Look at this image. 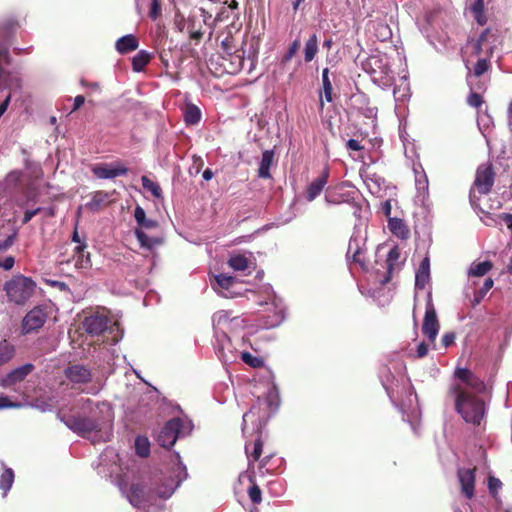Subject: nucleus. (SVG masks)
<instances>
[{
  "label": "nucleus",
  "mask_w": 512,
  "mask_h": 512,
  "mask_svg": "<svg viewBox=\"0 0 512 512\" xmlns=\"http://www.w3.org/2000/svg\"><path fill=\"white\" fill-rule=\"evenodd\" d=\"M455 376L458 382L451 386L450 393L456 411L466 423L480 425L486 414L485 402L479 397L487 389L485 383L465 368H458Z\"/></svg>",
  "instance_id": "f257e3e1"
},
{
  "label": "nucleus",
  "mask_w": 512,
  "mask_h": 512,
  "mask_svg": "<svg viewBox=\"0 0 512 512\" xmlns=\"http://www.w3.org/2000/svg\"><path fill=\"white\" fill-rule=\"evenodd\" d=\"M81 409L89 412V416L58 415V418L71 431L90 439L93 443L107 442L112 434L113 415L111 407L102 402L90 399L82 401Z\"/></svg>",
  "instance_id": "f03ea898"
},
{
  "label": "nucleus",
  "mask_w": 512,
  "mask_h": 512,
  "mask_svg": "<svg viewBox=\"0 0 512 512\" xmlns=\"http://www.w3.org/2000/svg\"><path fill=\"white\" fill-rule=\"evenodd\" d=\"M174 467L168 473H159L149 479L147 483H133L128 489H123L126 498L134 507L155 499L167 500L183 480L187 477L186 467L180 461V455L174 454Z\"/></svg>",
  "instance_id": "7ed1b4c3"
},
{
  "label": "nucleus",
  "mask_w": 512,
  "mask_h": 512,
  "mask_svg": "<svg viewBox=\"0 0 512 512\" xmlns=\"http://www.w3.org/2000/svg\"><path fill=\"white\" fill-rule=\"evenodd\" d=\"M362 68L370 75L373 83L383 89L390 87L394 81L390 61L385 54L370 55L362 63Z\"/></svg>",
  "instance_id": "20e7f679"
},
{
  "label": "nucleus",
  "mask_w": 512,
  "mask_h": 512,
  "mask_svg": "<svg viewBox=\"0 0 512 512\" xmlns=\"http://www.w3.org/2000/svg\"><path fill=\"white\" fill-rule=\"evenodd\" d=\"M36 284L26 276L17 275L4 285V290L10 302L16 305L25 304L34 294Z\"/></svg>",
  "instance_id": "39448f33"
},
{
  "label": "nucleus",
  "mask_w": 512,
  "mask_h": 512,
  "mask_svg": "<svg viewBox=\"0 0 512 512\" xmlns=\"http://www.w3.org/2000/svg\"><path fill=\"white\" fill-rule=\"evenodd\" d=\"M192 429L193 424L191 421L181 418H173L160 430L157 436V442L164 448H171L178 437L188 435Z\"/></svg>",
  "instance_id": "423d86ee"
},
{
  "label": "nucleus",
  "mask_w": 512,
  "mask_h": 512,
  "mask_svg": "<svg viewBox=\"0 0 512 512\" xmlns=\"http://www.w3.org/2000/svg\"><path fill=\"white\" fill-rule=\"evenodd\" d=\"M365 245L366 235L360 231H355L350 238L347 250V257H351L353 262L358 264L363 270L368 269Z\"/></svg>",
  "instance_id": "0eeeda50"
},
{
  "label": "nucleus",
  "mask_w": 512,
  "mask_h": 512,
  "mask_svg": "<svg viewBox=\"0 0 512 512\" xmlns=\"http://www.w3.org/2000/svg\"><path fill=\"white\" fill-rule=\"evenodd\" d=\"M212 323L215 331V337L223 333L227 334V331L235 330L238 327H242L244 320L237 316H231L228 311H218L212 317Z\"/></svg>",
  "instance_id": "6e6552de"
},
{
  "label": "nucleus",
  "mask_w": 512,
  "mask_h": 512,
  "mask_svg": "<svg viewBox=\"0 0 512 512\" xmlns=\"http://www.w3.org/2000/svg\"><path fill=\"white\" fill-rule=\"evenodd\" d=\"M64 376L73 387L88 384L93 374L90 368L83 364H72L65 368Z\"/></svg>",
  "instance_id": "1a4fd4ad"
},
{
  "label": "nucleus",
  "mask_w": 512,
  "mask_h": 512,
  "mask_svg": "<svg viewBox=\"0 0 512 512\" xmlns=\"http://www.w3.org/2000/svg\"><path fill=\"white\" fill-rule=\"evenodd\" d=\"M214 348L223 362H233L238 357V351L226 333L215 337Z\"/></svg>",
  "instance_id": "9d476101"
},
{
  "label": "nucleus",
  "mask_w": 512,
  "mask_h": 512,
  "mask_svg": "<svg viewBox=\"0 0 512 512\" xmlns=\"http://www.w3.org/2000/svg\"><path fill=\"white\" fill-rule=\"evenodd\" d=\"M439 322L437 319L435 308L431 301L427 302L426 311L423 321L422 331L423 334L428 338V340L432 343L435 342L436 337L439 332Z\"/></svg>",
  "instance_id": "9b49d317"
},
{
  "label": "nucleus",
  "mask_w": 512,
  "mask_h": 512,
  "mask_svg": "<svg viewBox=\"0 0 512 512\" xmlns=\"http://www.w3.org/2000/svg\"><path fill=\"white\" fill-rule=\"evenodd\" d=\"M494 184V172L490 165H481L478 167L474 185L478 192L487 194Z\"/></svg>",
  "instance_id": "f8f14e48"
},
{
  "label": "nucleus",
  "mask_w": 512,
  "mask_h": 512,
  "mask_svg": "<svg viewBox=\"0 0 512 512\" xmlns=\"http://www.w3.org/2000/svg\"><path fill=\"white\" fill-rule=\"evenodd\" d=\"M47 314L40 307L30 310L23 319L22 331L28 334L34 330L41 328L46 322Z\"/></svg>",
  "instance_id": "ddd939ff"
},
{
  "label": "nucleus",
  "mask_w": 512,
  "mask_h": 512,
  "mask_svg": "<svg viewBox=\"0 0 512 512\" xmlns=\"http://www.w3.org/2000/svg\"><path fill=\"white\" fill-rule=\"evenodd\" d=\"M215 284L213 285L214 290L218 295L224 298H234L239 293L234 291L236 279L233 276L221 273L214 276Z\"/></svg>",
  "instance_id": "4468645a"
},
{
  "label": "nucleus",
  "mask_w": 512,
  "mask_h": 512,
  "mask_svg": "<svg viewBox=\"0 0 512 512\" xmlns=\"http://www.w3.org/2000/svg\"><path fill=\"white\" fill-rule=\"evenodd\" d=\"M493 284V280L491 278H487L485 279L482 287L476 290V281L469 282L467 288L465 289V297L470 301L472 307H475L481 303L487 292L493 287Z\"/></svg>",
  "instance_id": "2eb2a0df"
},
{
  "label": "nucleus",
  "mask_w": 512,
  "mask_h": 512,
  "mask_svg": "<svg viewBox=\"0 0 512 512\" xmlns=\"http://www.w3.org/2000/svg\"><path fill=\"white\" fill-rule=\"evenodd\" d=\"M109 322L106 315L95 313L85 317L83 327L90 335H100L108 328Z\"/></svg>",
  "instance_id": "dca6fc26"
},
{
  "label": "nucleus",
  "mask_w": 512,
  "mask_h": 512,
  "mask_svg": "<svg viewBox=\"0 0 512 512\" xmlns=\"http://www.w3.org/2000/svg\"><path fill=\"white\" fill-rule=\"evenodd\" d=\"M34 366L31 363H26L13 370L0 380V386L3 388H10L16 383L23 381L32 371Z\"/></svg>",
  "instance_id": "f3484780"
},
{
  "label": "nucleus",
  "mask_w": 512,
  "mask_h": 512,
  "mask_svg": "<svg viewBox=\"0 0 512 512\" xmlns=\"http://www.w3.org/2000/svg\"><path fill=\"white\" fill-rule=\"evenodd\" d=\"M458 479L463 495L467 499H471L474 496L475 470L470 468H459Z\"/></svg>",
  "instance_id": "a211bd4d"
},
{
  "label": "nucleus",
  "mask_w": 512,
  "mask_h": 512,
  "mask_svg": "<svg viewBox=\"0 0 512 512\" xmlns=\"http://www.w3.org/2000/svg\"><path fill=\"white\" fill-rule=\"evenodd\" d=\"M251 421L253 424L252 430L260 433L265 425L264 414L258 406H252L251 409L243 415L242 432L245 435L248 431L247 423Z\"/></svg>",
  "instance_id": "6ab92c4d"
},
{
  "label": "nucleus",
  "mask_w": 512,
  "mask_h": 512,
  "mask_svg": "<svg viewBox=\"0 0 512 512\" xmlns=\"http://www.w3.org/2000/svg\"><path fill=\"white\" fill-rule=\"evenodd\" d=\"M328 178L329 169L326 167L323 169L321 175L314 179L307 187L306 199L308 202H312L321 194V192L323 191L324 187L328 182Z\"/></svg>",
  "instance_id": "aec40b11"
},
{
  "label": "nucleus",
  "mask_w": 512,
  "mask_h": 512,
  "mask_svg": "<svg viewBox=\"0 0 512 512\" xmlns=\"http://www.w3.org/2000/svg\"><path fill=\"white\" fill-rule=\"evenodd\" d=\"M127 168L120 165H97L92 168L93 174L100 179H113L125 175Z\"/></svg>",
  "instance_id": "412c9836"
},
{
  "label": "nucleus",
  "mask_w": 512,
  "mask_h": 512,
  "mask_svg": "<svg viewBox=\"0 0 512 512\" xmlns=\"http://www.w3.org/2000/svg\"><path fill=\"white\" fill-rule=\"evenodd\" d=\"M430 281V258L426 255L420 262L415 275V286L424 289Z\"/></svg>",
  "instance_id": "4be33fe9"
},
{
  "label": "nucleus",
  "mask_w": 512,
  "mask_h": 512,
  "mask_svg": "<svg viewBox=\"0 0 512 512\" xmlns=\"http://www.w3.org/2000/svg\"><path fill=\"white\" fill-rule=\"evenodd\" d=\"M361 177L370 193L378 195L381 192L385 183L382 177L378 176L376 173L368 172L361 173Z\"/></svg>",
  "instance_id": "5701e85b"
},
{
  "label": "nucleus",
  "mask_w": 512,
  "mask_h": 512,
  "mask_svg": "<svg viewBox=\"0 0 512 512\" xmlns=\"http://www.w3.org/2000/svg\"><path fill=\"white\" fill-rule=\"evenodd\" d=\"M332 82L329 77V69L324 68L322 71V91L320 93V109L323 110L324 100L328 103L332 102Z\"/></svg>",
  "instance_id": "b1692460"
},
{
  "label": "nucleus",
  "mask_w": 512,
  "mask_h": 512,
  "mask_svg": "<svg viewBox=\"0 0 512 512\" xmlns=\"http://www.w3.org/2000/svg\"><path fill=\"white\" fill-rule=\"evenodd\" d=\"M271 306L274 308L273 314L265 316L262 324L263 327L267 329L279 326L284 320L283 307L275 302H273Z\"/></svg>",
  "instance_id": "393cba45"
},
{
  "label": "nucleus",
  "mask_w": 512,
  "mask_h": 512,
  "mask_svg": "<svg viewBox=\"0 0 512 512\" xmlns=\"http://www.w3.org/2000/svg\"><path fill=\"white\" fill-rule=\"evenodd\" d=\"M138 45L139 44L137 38L132 34H128L120 37L116 41L115 48L120 54H126L136 50Z\"/></svg>",
  "instance_id": "a878e982"
},
{
  "label": "nucleus",
  "mask_w": 512,
  "mask_h": 512,
  "mask_svg": "<svg viewBox=\"0 0 512 512\" xmlns=\"http://www.w3.org/2000/svg\"><path fill=\"white\" fill-rule=\"evenodd\" d=\"M274 161V151L265 150L262 153L261 161L259 163L258 176L260 178L269 179L271 178L270 168Z\"/></svg>",
  "instance_id": "bb28decb"
},
{
  "label": "nucleus",
  "mask_w": 512,
  "mask_h": 512,
  "mask_svg": "<svg viewBox=\"0 0 512 512\" xmlns=\"http://www.w3.org/2000/svg\"><path fill=\"white\" fill-rule=\"evenodd\" d=\"M388 228L393 235L400 239H407L409 237L410 231L402 219L389 218Z\"/></svg>",
  "instance_id": "cd10ccee"
},
{
  "label": "nucleus",
  "mask_w": 512,
  "mask_h": 512,
  "mask_svg": "<svg viewBox=\"0 0 512 512\" xmlns=\"http://www.w3.org/2000/svg\"><path fill=\"white\" fill-rule=\"evenodd\" d=\"M415 186L417 190L416 198L419 201L424 202L428 195L429 188L428 179L424 173H418L417 171H415Z\"/></svg>",
  "instance_id": "c85d7f7f"
},
{
  "label": "nucleus",
  "mask_w": 512,
  "mask_h": 512,
  "mask_svg": "<svg viewBox=\"0 0 512 512\" xmlns=\"http://www.w3.org/2000/svg\"><path fill=\"white\" fill-rule=\"evenodd\" d=\"M86 243H81L75 247V253L77 254L76 266L81 269H89L92 266L90 253L86 252Z\"/></svg>",
  "instance_id": "c756f323"
},
{
  "label": "nucleus",
  "mask_w": 512,
  "mask_h": 512,
  "mask_svg": "<svg viewBox=\"0 0 512 512\" xmlns=\"http://www.w3.org/2000/svg\"><path fill=\"white\" fill-rule=\"evenodd\" d=\"M15 355V346L8 340H0V367L10 362Z\"/></svg>",
  "instance_id": "7c9ffc66"
},
{
  "label": "nucleus",
  "mask_w": 512,
  "mask_h": 512,
  "mask_svg": "<svg viewBox=\"0 0 512 512\" xmlns=\"http://www.w3.org/2000/svg\"><path fill=\"white\" fill-rule=\"evenodd\" d=\"M3 469L0 474V489L3 492V496H6L8 491L11 489L14 482V471L11 468L5 467L2 463Z\"/></svg>",
  "instance_id": "2f4dec72"
},
{
  "label": "nucleus",
  "mask_w": 512,
  "mask_h": 512,
  "mask_svg": "<svg viewBox=\"0 0 512 512\" xmlns=\"http://www.w3.org/2000/svg\"><path fill=\"white\" fill-rule=\"evenodd\" d=\"M318 52V37L314 33L306 41L304 46V60L305 62H311Z\"/></svg>",
  "instance_id": "473e14b6"
},
{
  "label": "nucleus",
  "mask_w": 512,
  "mask_h": 512,
  "mask_svg": "<svg viewBox=\"0 0 512 512\" xmlns=\"http://www.w3.org/2000/svg\"><path fill=\"white\" fill-rule=\"evenodd\" d=\"M23 173L20 170H13L7 174L3 182H0V191L2 189H13L21 182Z\"/></svg>",
  "instance_id": "72a5a7b5"
},
{
  "label": "nucleus",
  "mask_w": 512,
  "mask_h": 512,
  "mask_svg": "<svg viewBox=\"0 0 512 512\" xmlns=\"http://www.w3.org/2000/svg\"><path fill=\"white\" fill-rule=\"evenodd\" d=\"M108 198V194L103 191L95 192L85 206L91 211H97L102 205L108 203Z\"/></svg>",
  "instance_id": "f704fd0d"
},
{
  "label": "nucleus",
  "mask_w": 512,
  "mask_h": 512,
  "mask_svg": "<svg viewBox=\"0 0 512 512\" xmlns=\"http://www.w3.org/2000/svg\"><path fill=\"white\" fill-rule=\"evenodd\" d=\"M492 268L490 261H483L479 263H472L470 265L468 275L469 277H482L488 273Z\"/></svg>",
  "instance_id": "c9c22d12"
},
{
  "label": "nucleus",
  "mask_w": 512,
  "mask_h": 512,
  "mask_svg": "<svg viewBox=\"0 0 512 512\" xmlns=\"http://www.w3.org/2000/svg\"><path fill=\"white\" fill-rule=\"evenodd\" d=\"M134 217H135L136 222L142 228L153 229V228L157 227V222L152 219H147L145 210L140 206H137L135 208Z\"/></svg>",
  "instance_id": "e433bc0d"
},
{
  "label": "nucleus",
  "mask_w": 512,
  "mask_h": 512,
  "mask_svg": "<svg viewBox=\"0 0 512 512\" xmlns=\"http://www.w3.org/2000/svg\"><path fill=\"white\" fill-rule=\"evenodd\" d=\"M135 235L140 245L148 249H151L161 243V241L158 238L150 237L142 229H136Z\"/></svg>",
  "instance_id": "4c0bfd02"
},
{
  "label": "nucleus",
  "mask_w": 512,
  "mask_h": 512,
  "mask_svg": "<svg viewBox=\"0 0 512 512\" xmlns=\"http://www.w3.org/2000/svg\"><path fill=\"white\" fill-rule=\"evenodd\" d=\"M478 24L484 25L486 17L484 15V0H475L469 7Z\"/></svg>",
  "instance_id": "58836bf2"
},
{
  "label": "nucleus",
  "mask_w": 512,
  "mask_h": 512,
  "mask_svg": "<svg viewBox=\"0 0 512 512\" xmlns=\"http://www.w3.org/2000/svg\"><path fill=\"white\" fill-rule=\"evenodd\" d=\"M150 60V54L145 51H139L132 59V66L135 72H140L148 64Z\"/></svg>",
  "instance_id": "ea45409f"
},
{
  "label": "nucleus",
  "mask_w": 512,
  "mask_h": 512,
  "mask_svg": "<svg viewBox=\"0 0 512 512\" xmlns=\"http://www.w3.org/2000/svg\"><path fill=\"white\" fill-rule=\"evenodd\" d=\"M228 265L235 271H245L248 268V259L241 254L232 255L228 260Z\"/></svg>",
  "instance_id": "a19ab883"
},
{
  "label": "nucleus",
  "mask_w": 512,
  "mask_h": 512,
  "mask_svg": "<svg viewBox=\"0 0 512 512\" xmlns=\"http://www.w3.org/2000/svg\"><path fill=\"white\" fill-rule=\"evenodd\" d=\"M184 119L187 124H190V125L197 124L201 119L200 109L193 104L187 105L185 113H184Z\"/></svg>",
  "instance_id": "79ce46f5"
},
{
  "label": "nucleus",
  "mask_w": 512,
  "mask_h": 512,
  "mask_svg": "<svg viewBox=\"0 0 512 512\" xmlns=\"http://www.w3.org/2000/svg\"><path fill=\"white\" fill-rule=\"evenodd\" d=\"M136 453L141 457H147L150 452V442L148 438L144 436H138L135 439Z\"/></svg>",
  "instance_id": "37998d69"
},
{
  "label": "nucleus",
  "mask_w": 512,
  "mask_h": 512,
  "mask_svg": "<svg viewBox=\"0 0 512 512\" xmlns=\"http://www.w3.org/2000/svg\"><path fill=\"white\" fill-rule=\"evenodd\" d=\"M141 182H142L143 188L146 189L147 191L151 192V194L154 197H156V198L162 197V190L156 182L152 181L147 176H142Z\"/></svg>",
  "instance_id": "c03bdc74"
},
{
  "label": "nucleus",
  "mask_w": 512,
  "mask_h": 512,
  "mask_svg": "<svg viewBox=\"0 0 512 512\" xmlns=\"http://www.w3.org/2000/svg\"><path fill=\"white\" fill-rule=\"evenodd\" d=\"M240 357L244 363L253 368L261 367L263 365V360L261 358L252 356L249 352H240Z\"/></svg>",
  "instance_id": "a18cd8bd"
},
{
  "label": "nucleus",
  "mask_w": 512,
  "mask_h": 512,
  "mask_svg": "<svg viewBox=\"0 0 512 512\" xmlns=\"http://www.w3.org/2000/svg\"><path fill=\"white\" fill-rule=\"evenodd\" d=\"M399 257H400V251H399L398 247H393L388 252L386 262H387V268H388L389 273H391L392 270L394 269V265L399 260Z\"/></svg>",
  "instance_id": "49530a36"
},
{
  "label": "nucleus",
  "mask_w": 512,
  "mask_h": 512,
  "mask_svg": "<svg viewBox=\"0 0 512 512\" xmlns=\"http://www.w3.org/2000/svg\"><path fill=\"white\" fill-rule=\"evenodd\" d=\"M262 449H263V443L260 439L255 440L254 449H253L252 453L248 452V447L246 446V453H247V458H248L249 462L257 461L262 454Z\"/></svg>",
  "instance_id": "de8ad7c7"
},
{
  "label": "nucleus",
  "mask_w": 512,
  "mask_h": 512,
  "mask_svg": "<svg viewBox=\"0 0 512 512\" xmlns=\"http://www.w3.org/2000/svg\"><path fill=\"white\" fill-rule=\"evenodd\" d=\"M300 47V40L295 39L289 46L287 53L283 57V62H289L297 53Z\"/></svg>",
  "instance_id": "09e8293b"
},
{
  "label": "nucleus",
  "mask_w": 512,
  "mask_h": 512,
  "mask_svg": "<svg viewBox=\"0 0 512 512\" xmlns=\"http://www.w3.org/2000/svg\"><path fill=\"white\" fill-rule=\"evenodd\" d=\"M187 23L185 17L181 13H176L174 16V26L179 32L186 31Z\"/></svg>",
  "instance_id": "8fccbe9b"
},
{
  "label": "nucleus",
  "mask_w": 512,
  "mask_h": 512,
  "mask_svg": "<svg viewBox=\"0 0 512 512\" xmlns=\"http://www.w3.org/2000/svg\"><path fill=\"white\" fill-rule=\"evenodd\" d=\"M261 490L257 485H253L248 490V495L251 501L255 504H259L262 500Z\"/></svg>",
  "instance_id": "3c124183"
},
{
  "label": "nucleus",
  "mask_w": 512,
  "mask_h": 512,
  "mask_svg": "<svg viewBox=\"0 0 512 512\" xmlns=\"http://www.w3.org/2000/svg\"><path fill=\"white\" fill-rule=\"evenodd\" d=\"M489 68L488 61L486 59H480L477 61L475 67H474V75L476 77L481 76L484 74Z\"/></svg>",
  "instance_id": "603ef678"
},
{
  "label": "nucleus",
  "mask_w": 512,
  "mask_h": 512,
  "mask_svg": "<svg viewBox=\"0 0 512 512\" xmlns=\"http://www.w3.org/2000/svg\"><path fill=\"white\" fill-rule=\"evenodd\" d=\"M20 407H22V403L13 402L7 396H0V409Z\"/></svg>",
  "instance_id": "864d4df0"
},
{
  "label": "nucleus",
  "mask_w": 512,
  "mask_h": 512,
  "mask_svg": "<svg viewBox=\"0 0 512 512\" xmlns=\"http://www.w3.org/2000/svg\"><path fill=\"white\" fill-rule=\"evenodd\" d=\"M502 486L501 481L498 478L490 476L488 478V488L492 494H495Z\"/></svg>",
  "instance_id": "5fc2aeb1"
},
{
  "label": "nucleus",
  "mask_w": 512,
  "mask_h": 512,
  "mask_svg": "<svg viewBox=\"0 0 512 512\" xmlns=\"http://www.w3.org/2000/svg\"><path fill=\"white\" fill-rule=\"evenodd\" d=\"M467 102L471 107L478 108L482 104V97L478 93L472 92L468 98Z\"/></svg>",
  "instance_id": "6e6d98bb"
},
{
  "label": "nucleus",
  "mask_w": 512,
  "mask_h": 512,
  "mask_svg": "<svg viewBox=\"0 0 512 512\" xmlns=\"http://www.w3.org/2000/svg\"><path fill=\"white\" fill-rule=\"evenodd\" d=\"M15 264V259L13 256H6L4 258H0V268L8 271L13 268Z\"/></svg>",
  "instance_id": "4d7b16f0"
},
{
  "label": "nucleus",
  "mask_w": 512,
  "mask_h": 512,
  "mask_svg": "<svg viewBox=\"0 0 512 512\" xmlns=\"http://www.w3.org/2000/svg\"><path fill=\"white\" fill-rule=\"evenodd\" d=\"M160 12H161V7H160L159 1L158 0H152L150 11H149L150 17L153 20H155L160 15Z\"/></svg>",
  "instance_id": "13d9d810"
},
{
  "label": "nucleus",
  "mask_w": 512,
  "mask_h": 512,
  "mask_svg": "<svg viewBox=\"0 0 512 512\" xmlns=\"http://www.w3.org/2000/svg\"><path fill=\"white\" fill-rule=\"evenodd\" d=\"M11 102V93L7 92L4 96V99L0 102V118L7 111L9 104Z\"/></svg>",
  "instance_id": "bf43d9fd"
},
{
  "label": "nucleus",
  "mask_w": 512,
  "mask_h": 512,
  "mask_svg": "<svg viewBox=\"0 0 512 512\" xmlns=\"http://www.w3.org/2000/svg\"><path fill=\"white\" fill-rule=\"evenodd\" d=\"M454 340H455V334L453 332H448V333H445L442 338H441V342H442V345L447 348L449 347L450 345H452L454 343Z\"/></svg>",
  "instance_id": "052dcab7"
},
{
  "label": "nucleus",
  "mask_w": 512,
  "mask_h": 512,
  "mask_svg": "<svg viewBox=\"0 0 512 512\" xmlns=\"http://www.w3.org/2000/svg\"><path fill=\"white\" fill-rule=\"evenodd\" d=\"M14 235L6 237V239L0 241V252L8 250L14 243Z\"/></svg>",
  "instance_id": "680f3d73"
},
{
  "label": "nucleus",
  "mask_w": 512,
  "mask_h": 512,
  "mask_svg": "<svg viewBox=\"0 0 512 512\" xmlns=\"http://www.w3.org/2000/svg\"><path fill=\"white\" fill-rule=\"evenodd\" d=\"M42 210L41 207H38L33 210H26L24 213V217L22 219L23 224H27L36 214H38Z\"/></svg>",
  "instance_id": "e2e57ef3"
},
{
  "label": "nucleus",
  "mask_w": 512,
  "mask_h": 512,
  "mask_svg": "<svg viewBox=\"0 0 512 512\" xmlns=\"http://www.w3.org/2000/svg\"><path fill=\"white\" fill-rule=\"evenodd\" d=\"M346 146L349 150L359 151L362 149L360 142L356 139H349L346 143Z\"/></svg>",
  "instance_id": "0e129e2a"
},
{
  "label": "nucleus",
  "mask_w": 512,
  "mask_h": 512,
  "mask_svg": "<svg viewBox=\"0 0 512 512\" xmlns=\"http://www.w3.org/2000/svg\"><path fill=\"white\" fill-rule=\"evenodd\" d=\"M416 352H417V356L419 358H422V357L427 355V353H428V346L424 342H422V343H420L417 346V351Z\"/></svg>",
  "instance_id": "69168bd1"
},
{
  "label": "nucleus",
  "mask_w": 512,
  "mask_h": 512,
  "mask_svg": "<svg viewBox=\"0 0 512 512\" xmlns=\"http://www.w3.org/2000/svg\"><path fill=\"white\" fill-rule=\"evenodd\" d=\"M85 102V98L82 95H78L74 98V106L72 112L78 110Z\"/></svg>",
  "instance_id": "338daca9"
},
{
  "label": "nucleus",
  "mask_w": 512,
  "mask_h": 512,
  "mask_svg": "<svg viewBox=\"0 0 512 512\" xmlns=\"http://www.w3.org/2000/svg\"><path fill=\"white\" fill-rule=\"evenodd\" d=\"M391 209H392V205H391L390 200H386L385 202L382 203V211L384 212V214L386 216H388V217L390 216Z\"/></svg>",
  "instance_id": "774afa93"
}]
</instances>
